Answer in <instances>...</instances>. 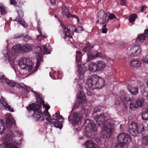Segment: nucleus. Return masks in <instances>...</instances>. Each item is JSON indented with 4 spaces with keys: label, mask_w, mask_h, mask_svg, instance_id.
<instances>
[{
    "label": "nucleus",
    "mask_w": 148,
    "mask_h": 148,
    "mask_svg": "<svg viewBox=\"0 0 148 148\" xmlns=\"http://www.w3.org/2000/svg\"><path fill=\"white\" fill-rule=\"evenodd\" d=\"M22 46V45L20 44L15 45L13 47V49L16 52L21 51Z\"/></svg>",
    "instance_id": "obj_39"
},
{
    "label": "nucleus",
    "mask_w": 148,
    "mask_h": 148,
    "mask_svg": "<svg viewBox=\"0 0 148 148\" xmlns=\"http://www.w3.org/2000/svg\"><path fill=\"white\" fill-rule=\"evenodd\" d=\"M137 82L138 84L139 85H140V83H141V82L140 81H139V80L137 81Z\"/></svg>",
    "instance_id": "obj_61"
},
{
    "label": "nucleus",
    "mask_w": 148,
    "mask_h": 148,
    "mask_svg": "<svg viewBox=\"0 0 148 148\" xmlns=\"http://www.w3.org/2000/svg\"><path fill=\"white\" fill-rule=\"evenodd\" d=\"M9 79L6 78L4 75H2L1 77V82H2L7 84Z\"/></svg>",
    "instance_id": "obj_43"
},
{
    "label": "nucleus",
    "mask_w": 148,
    "mask_h": 148,
    "mask_svg": "<svg viewBox=\"0 0 148 148\" xmlns=\"http://www.w3.org/2000/svg\"><path fill=\"white\" fill-rule=\"evenodd\" d=\"M98 71L103 70L106 66L105 63L101 60H98L96 62Z\"/></svg>",
    "instance_id": "obj_24"
},
{
    "label": "nucleus",
    "mask_w": 148,
    "mask_h": 148,
    "mask_svg": "<svg viewBox=\"0 0 148 148\" xmlns=\"http://www.w3.org/2000/svg\"><path fill=\"white\" fill-rule=\"evenodd\" d=\"M84 145L86 148H96L95 143L92 140L86 141Z\"/></svg>",
    "instance_id": "obj_28"
},
{
    "label": "nucleus",
    "mask_w": 148,
    "mask_h": 148,
    "mask_svg": "<svg viewBox=\"0 0 148 148\" xmlns=\"http://www.w3.org/2000/svg\"><path fill=\"white\" fill-rule=\"evenodd\" d=\"M6 137H4V140L5 142H6L7 143V148H17L18 145V143L15 140L14 141H11L9 143L8 142H9L11 138V137L14 136V134L13 132L9 130L7 131L6 134L5 135Z\"/></svg>",
    "instance_id": "obj_10"
},
{
    "label": "nucleus",
    "mask_w": 148,
    "mask_h": 148,
    "mask_svg": "<svg viewBox=\"0 0 148 148\" xmlns=\"http://www.w3.org/2000/svg\"><path fill=\"white\" fill-rule=\"evenodd\" d=\"M21 52L23 53H26L29 52L32 49V47L29 44L22 45Z\"/></svg>",
    "instance_id": "obj_25"
},
{
    "label": "nucleus",
    "mask_w": 148,
    "mask_h": 148,
    "mask_svg": "<svg viewBox=\"0 0 148 148\" xmlns=\"http://www.w3.org/2000/svg\"><path fill=\"white\" fill-rule=\"evenodd\" d=\"M7 13L5 7L1 3V15H5Z\"/></svg>",
    "instance_id": "obj_41"
},
{
    "label": "nucleus",
    "mask_w": 148,
    "mask_h": 148,
    "mask_svg": "<svg viewBox=\"0 0 148 148\" xmlns=\"http://www.w3.org/2000/svg\"><path fill=\"white\" fill-rule=\"evenodd\" d=\"M5 57L8 58V60H11L14 57V53L12 52H9L7 53L5 56Z\"/></svg>",
    "instance_id": "obj_40"
},
{
    "label": "nucleus",
    "mask_w": 148,
    "mask_h": 148,
    "mask_svg": "<svg viewBox=\"0 0 148 148\" xmlns=\"http://www.w3.org/2000/svg\"><path fill=\"white\" fill-rule=\"evenodd\" d=\"M133 96L130 95L125 94L123 90H121L118 95L116 103L119 105L121 102L131 101L133 99Z\"/></svg>",
    "instance_id": "obj_8"
},
{
    "label": "nucleus",
    "mask_w": 148,
    "mask_h": 148,
    "mask_svg": "<svg viewBox=\"0 0 148 148\" xmlns=\"http://www.w3.org/2000/svg\"><path fill=\"white\" fill-rule=\"evenodd\" d=\"M143 95L146 97L147 99H148V93H147L146 92L144 91L143 93Z\"/></svg>",
    "instance_id": "obj_55"
},
{
    "label": "nucleus",
    "mask_w": 148,
    "mask_h": 148,
    "mask_svg": "<svg viewBox=\"0 0 148 148\" xmlns=\"http://www.w3.org/2000/svg\"><path fill=\"white\" fill-rule=\"evenodd\" d=\"M36 53L38 54L37 58V64L36 66V69L37 70L39 67L40 63L42 62V50L40 47H38L37 48Z\"/></svg>",
    "instance_id": "obj_19"
},
{
    "label": "nucleus",
    "mask_w": 148,
    "mask_h": 148,
    "mask_svg": "<svg viewBox=\"0 0 148 148\" xmlns=\"http://www.w3.org/2000/svg\"><path fill=\"white\" fill-rule=\"evenodd\" d=\"M137 18V15L136 14H132L130 17L129 21L131 23L135 21L136 19Z\"/></svg>",
    "instance_id": "obj_42"
},
{
    "label": "nucleus",
    "mask_w": 148,
    "mask_h": 148,
    "mask_svg": "<svg viewBox=\"0 0 148 148\" xmlns=\"http://www.w3.org/2000/svg\"><path fill=\"white\" fill-rule=\"evenodd\" d=\"M17 88L22 89L27 92H28V86L22 83L18 84Z\"/></svg>",
    "instance_id": "obj_38"
},
{
    "label": "nucleus",
    "mask_w": 148,
    "mask_h": 148,
    "mask_svg": "<svg viewBox=\"0 0 148 148\" xmlns=\"http://www.w3.org/2000/svg\"><path fill=\"white\" fill-rule=\"evenodd\" d=\"M23 37V40L25 41H27L28 40H29L31 38L29 36H28V35H27L25 36H24L23 34H21L20 35H16L15 36V38H20Z\"/></svg>",
    "instance_id": "obj_32"
},
{
    "label": "nucleus",
    "mask_w": 148,
    "mask_h": 148,
    "mask_svg": "<svg viewBox=\"0 0 148 148\" xmlns=\"http://www.w3.org/2000/svg\"><path fill=\"white\" fill-rule=\"evenodd\" d=\"M50 3L52 4H55L56 3V0H50Z\"/></svg>",
    "instance_id": "obj_59"
},
{
    "label": "nucleus",
    "mask_w": 148,
    "mask_h": 148,
    "mask_svg": "<svg viewBox=\"0 0 148 148\" xmlns=\"http://www.w3.org/2000/svg\"><path fill=\"white\" fill-rule=\"evenodd\" d=\"M144 102V100L142 98H138L136 101L131 102L130 103V108L133 110H135L138 107H141Z\"/></svg>",
    "instance_id": "obj_15"
},
{
    "label": "nucleus",
    "mask_w": 148,
    "mask_h": 148,
    "mask_svg": "<svg viewBox=\"0 0 148 148\" xmlns=\"http://www.w3.org/2000/svg\"><path fill=\"white\" fill-rule=\"evenodd\" d=\"M0 121H1V124H2L3 123V121L2 119H1Z\"/></svg>",
    "instance_id": "obj_62"
},
{
    "label": "nucleus",
    "mask_w": 148,
    "mask_h": 148,
    "mask_svg": "<svg viewBox=\"0 0 148 148\" xmlns=\"http://www.w3.org/2000/svg\"><path fill=\"white\" fill-rule=\"evenodd\" d=\"M37 39L38 40H40L42 39V37L40 35L38 36L37 37Z\"/></svg>",
    "instance_id": "obj_58"
},
{
    "label": "nucleus",
    "mask_w": 148,
    "mask_h": 148,
    "mask_svg": "<svg viewBox=\"0 0 148 148\" xmlns=\"http://www.w3.org/2000/svg\"><path fill=\"white\" fill-rule=\"evenodd\" d=\"M36 94L37 100L36 103H32L27 108V110H32L34 111L33 116L36 118V120L39 123L45 120V118L51 125L61 129L62 127V123L64 118L57 112L54 115V118H50L51 115L48 110L50 108L49 105H46L44 101L40 95L36 94V92L33 91Z\"/></svg>",
    "instance_id": "obj_1"
},
{
    "label": "nucleus",
    "mask_w": 148,
    "mask_h": 148,
    "mask_svg": "<svg viewBox=\"0 0 148 148\" xmlns=\"http://www.w3.org/2000/svg\"><path fill=\"white\" fill-rule=\"evenodd\" d=\"M88 69L92 72H98L96 62L95 63H90L89 65Z\"/></svg>",
    "instance_id": "obj_26"
},
{
    "label": "nucleus",
    "mask_w": 148,
    "mask_h": 148,
    "mask_svg": "<svg viewBox=\"0 0 148 148\" xmlns=\"http://www.w3.org/2000/svg\"><path fill=\"white\" fill-rule=\"evenodd\" d=\"M32 63V61L30 59L23 57L20 59L18 65L21 69L29 71L30 69V67H31Z\"/></svg>",
    "instance_id": "obj_11"
},
{
    "label": "nucleus",
    "mask_w": 148,
    "mask_h": 148,
    "mask_svg": "<svg viewBox=\"0 0 148 148\" xmlns=\"http://www.w3.org/2000/svg\"><path fill=\"white\" fill-rule=\"evenodd\" d=\"M44 54H49L50 53V51L49 49V45L48 43L46 44L42 47Z\"/></svg>",
    "instance_id": "obj_30"
},
{
    "label": "nucleus",
    "mask_w": 148,
    "mask_h": 148,
    "mask_svg": "<svg viewBox=\"0 0 148 148\" xmlns=\"http://www.w3.org/2000/svg\"><path fill=\"white\" fill-rule=\"evenodd\" d=\"M2 129L3 130L1 132V134H5V130L6 129V127L5 126H4L3 125H1V129Z\"/></svg>",
    "instance_id": "obj_46"
},
{
    "label": "nucleus",
    "mask_w": 148,
    "mask_h": 148,
    "mask_svg": "<svg viewBox=\"0 0 148 148\" xmlns=\"http://www.w3.org/2000/svg\"><path fill=\"white\" fill-rule=\"evenodd\" d=\"M61 26L63 28V29L64 32L65 36L66 37L67 36V33L68 30V26L66 27L64 24H61Z\"/></svg>",
    "instance_id": "obj_45"
},
{
    "label": "nucleus",
    "mask_w": 148,
    "mask_h": 148,
    "mask_svg": "<svg viewBox=\"0 0 148 148\" xmlns=\"http://www.w3.org/2000/svg\"><path fill=\"white\" fill-rule=\"evenodd\" d=\"M1 104L3 105L5 109H8L11 112L14 111V110L10 106L8 105V102L5 99L1 96Z\"/></svg>",
    "instance_id": "obj_22"
},
{
    "label": "nucleus",
    "mask_w": 148,
    "mask_h": 148,
    "mask_svg": "<svg viewBox=\"0 0 148 148\" xmlns=\"http://www.w3.org/2000/svg\"><path fill=\"white\" fill-rule=\"evenodd\" d=\"M103 128L105 131L104 132V134L102 135L103 138H109L111 136L112 134L114 131L113 127V125L110 122L109 120H107L105 121L103 124Z\"/></svg>",
    "instance_id": "obj_7"
},
{
    "label": "nucleus",
    "mask_w": 148,
    "mask_h": 148,
    "mask_svg": "<svg viewBox=\"0 0 148 148\" xmlns=\"http://www.w3.org/2000/svg\"><path fill=\"white\" fill-rule=\"evenodd\" d=\"M143 129L141 130L140 134L141 133L143 137L142 140V144L145 146H146L148 142V127H146L145 128L143 125Z\"/></svg>",
    "instance_id": "obj_16"
},
{
    "label": "nucleus",
    "mask_w": 148,
    "mask_h": 148,
    "mask_svg": "<svg viewBox=\"0 0 148 148\" xmlns=\"http://www.w3.org/2000/svg\"><path fill=\"white\" fill-rule=\"evenodd\" d=\"M5 117L6 120V124L7 128L10 129L14 123L15 124V121L12 118V115L10 113H8L5 114Z\"/></svg>",
    "instance_id": "obj_18"
},
{
    "label": "nucleus",
    "mask_w": 148,
    "mask_h": 148,
    "mask_svg": "<svg viewBox=\"0 0 148 148\" xmlns=\"http://www.w3.org/2000/svg\"><path fill=\"white\" fill-rule=\"evenodd\" d=\"M145 6L143 5L142 6L141 11L143 12L144 11V9L145 8Z\"/></svg>",
    "instance_id": "obj_60"
},
{
    "label": "nucleus",
    "mask_w": 148,
    "mask_h": 148,
    "mask_svg": "<svg viewBox=\"0 0 148 148\" xmlns=\"http://www.w3.org/2000/svg\"><path fill=\"white\" fill-rule=\"evenodd\" d=\"M38 32L41 35V37L43 38H46L47 37V36L45 35H43L40 30H39Z\"/></svg>",
    "instance_id": "obj_53"
},
{
    "label": "nucleus",
    "mask_w": 148,
    "mask_h": 148,
    "mask_svg": "<svg viewBox=\"0 0 148 148\" xmlns=\"http://www.w3.org/2000/svg\"><path fill=\"white\" fill-rule=\"evenodd\" d=\"M68 30L67 33V36L69 38H72L71 34H73L74 32L77 33H79V30H77L76 29V27L74 25H68Z\"/></svg>",
    "instance_id": "obj_20"
},
{
    "label": "nucleus",
    "mask_w": 148,
    "mask_h": 148,
    "mask_svg": "<svg viewBox=\"0 0 148 148\" xmlns=\"http://www.w3.org/2000/svg\"><path fill=\"white\" fill-rule=\"evenodd\" d=\"M62 9L63 14L67 17H68L70 13L69 12L68 9L67 8L65 5H63L62 6Z\"/></svg>",
    "instance_id": "obj_31"
},
{
    "label": "nucleus",
    "mask_w": 148,
    "mask_h": 148,
    "mask_svg": "<svg viewBox=\"0 0 148 148\" xmlns=\"http://www.w3.org/2000/svg\"><path fill=\"white\" fill-rule=\"evenodd\" d=\"M127 90L132 95H136L139 92V88L138 86H132L130 84L127 86Z\"/></svg>",
    "instance_id": "obj_21"
},
{
    "label": "nucleus",
    "mask_w": 148,
    "mask_h": 148,
    "mask_svg": "<svg viewBox=\"0 0 148 148\" xmlns=\"http://www.w3.org/2000/svg\"><path fill=\"white\" fill-rule=\"evenodd\" d=\"M106 24H105L103 26V27H106Z\"/></svg>",
    "instance_id": "obj_64"
},
{
    "label": "nucleus",
    "mask_w": 148,
    "mask_h": 148,
    "mask_svg": "<svg viewBox=\"0 0 148 148\" xmlns=\"http://www.w3.org/2000/svg\"><path fill=\"white\" fill-rule=\"evenodd\" d=\"M77 72L78 73V76L79 77L82 78H83L84 77V74L85 72V71L81 66H79Z\"/></svg>",
    "instance_id": "obj_29"
},
{
    "label": "nucleus",
    "mask_w": 148,
    "mask_h": 148,
    "mask_svg": "<svg viewBox=\"0 0 148 148\" xmlns=\"http://www.w3.org/2000/svg\"><path fill=\"white\" fill-rule=\"evenodd\" d=\"M10 3L11 5H13L15 7L17 6V5L15 0H10Z\"/></svg>",
    "instance_id": "obj_48"
},
{
    "label": "nucleus",
    "mask_w": 148,
    "mask_h": 148,
    "mask_svg": "<svg viewBox=\"0 0 148 148\" xmlns=\"http://www.w3.org/2000/svg\"><path fill=\"white\" fill-rule=\"evenodd\" d=\"M77 98L78 102L75 103V106L77 108L79 107H82V113H84L86 116H87L89 113L90 110L88 107L86 106L87 105L86 97L83 91H80L79 92Z\"/></svg>",
    "instance_id": "obj_3"
},
{
    "label": "nucleus",
    "mask_w": 148,
    "mask_h": 148,
    "mask_svg": "<svg viewBox=\"0 0 148 148\" xmlns=\"http://www.w3.org/2000/svg\"><path fill=\"white\" fill-rule=\"evenodd\" d=\"M76 61L77 62H80L82 60V55L81 52L79 51H76Z\"/></svg>",
    "instance_id": "obj_33"
},
{
    "label": "nucleus",
    "mask_w": 148,
    "mask_h": 148,
    "mask_svg": "<svg viewBox=\"0 0 148 148\" xmlns=\"http://www.w3.org/2000/svg\"><path fill=\"white\" fill-rule=\"evenodd\" d=\"M140 64V62L137 60H133L130 62L131 66L135 67L139 66Z\"/></svg>",
    "instance_id": "obj_34"
},
{
    "label": "nucleus",
    "mask_w": 148,
    "mask_h": 148,
    "mask_svg": "<svg viewBox=\"0 0 148 148\" xmlns=\"http://www.w3.org/2000/svg\"><path fill=\"white\" fill-rule=\"evenodd\" d=\"M93 47V45L88 42L83 49L84 52H87L88 58L89 60H92L98 57L102 58L103 56L101 53L98 52L97 51L96 53L93 54L92 51V48Z\"/></svg>",
    "instance_id": "obj_5"
},
{
    "label": "nucleus",
    "mask_w": 148,
    "mask_h": 148,
    "mask_svg": "<svg viewBox=\"0 0 148 148\" xmlns=\"http://www.w3.org/2000/svg\"><path fill=\"white\" fill-rule=\"evenodd\" d=\"M19 84V83L16 82L12 80H9L6 84L12 87H14L16 86V88H17L18 84Z\"/></svg>",
    "instance_id": "obj_35"
},
{
    "label": "nucleus",
    "mask_w": 148,
    "mask_h": 148,
    "mask_svg": "<svg viewBox=\"0 0 148 148\" xmlns=\"http://www.w3.org/2000/svg\"><path fill=\"white\" fill-rule=\"evenodd\" d=\"M125 3V0H121V4L122 5H124Z\"/></svg>",
    "instance_id": "obj_54"
},
{
    "label": "nucleus",
    "mask_w": 148,
    "mask_h": 148,
    "mask_svg": "<svg viewBox=\"0 0 148 148\" xmlns=\"http://www.w3.org/2000/svg\"><path fill=\"white\" fill-rule=\"evenodd\" d=\"M141 116L143 120H146L148 119V109L145 110L142 112Z\"/></svg>",
    "instance_id": "obj_37"
},
{
    "label": "nucleus",
    "mask_w": 148,
    "mask_h": 148,
    "mask_svg": "<svg viewBox=\"0 0 148 148\" xmlns=\"http://www.w3.org/2000/svg\"><path fill=\"white\" fill-rule=\"evenodd\" d=\"M16 10L18 15L16 18L13 20V21H17L18 23L20 24L24 27H26L27 26V25L23 18H22L24 15L23 10L19 6H18L16 8Z\"/></svg>",
    "instance_id": "obj_12"
},
{
    "label": "nucleus",
    "mask_w": 148,
    "mask_h": 148,
    "mask_svg": "<svg viewBox=\"0 0 148 148\" xmlns=\"http://www.w3.org/2000/svg\"><path fill=\"white\" fill-rule=\"evenodd\" d=\"M69 16V17H67L68 18H69L71 17H73L74 18H76L77 19V22H78L79 21V18L76 15H73L70 13Z\"/></svg>",
    "instance_id": "obj_47"
},
{
    "label": "nucleus",
    "mask_w": 148,
    "mask_h": 148,
    "mask_svg": "<svg viewBox=\"0 0 148 148\" xmlns=\"http://www.w3.org/2000/svg\"><path fill=\"white\" fill-rule=\"evenodd\" d=\"M85 87L87 91V94L89 96H91L92 95V92L91 91H90L89 90H88V89H91V90H92V89H91L90 88H86Z\"/></svg>",
    "instance_id": "obj_50"
},
{
    "label": "nucleus",
    "mask_w": 148,
    "mask_h": 148,
    "mask_svg": "<svg viewBox=\"0 0 148 148\" xmlns=\"http://www.w3.org/2000/svg\"><path fill=\"white\" fill-rule=\"evenodd\" d=\"M141 50L139 46L134 45L131 47L130 49L127 51V53L131 57L137 56L140 55Z\"/></svg>",
    "instance_id": "obj_14"
},
{
    "label": "nucleus",
    "mask_w": 148,
    "mask_h": 148,
    "mask_svg": "<svg viewBox=\"0 0 148 148\" xmlns=\"http://www.w3.org/2000/svg\"><path fill=\"white\" fill-rule=\"evenodd\" d=\"M108 20H112L113 18H116V16L115 15L113 14H110L109 16H108Z\"/></svg>",
    "instance_id": "obj_49"
},
{
    "label": "nucleus",
    "mask_w": 148,
    "mask_h": 148,
    "mask_svg": "<svg viewBox=\"0 0 148 148\" xmlns=\"http://www.w3.org/2000/svg\"><path fill=\"white\" fill-rule=\"evenodd\" d=\"M76 29H77V30H79V33L80 31H83L84 30V29L81 26H79L77 27Z\"/></svg>",
    "instance_id": "obj_52"
},
{
    "label": "nucleus",
    "mask_w": 148,
    "mask_h": 148,
    "mask_svg": "<svg viewBox=\"0 0 148 148\" xmlns=\"http://www.w3.org/2000/svg\"><path fill=\"white\" fill-rule=\"evenodd\" d=\"M92 111L93 115L96 114H97L95 117L94 119L98 125L99 126L101 125L104 119L106 118V116L101 110L100 106L95 107L93 108Z\"/></svg>",
    "instance_id": "obj_4"
},
{
    "label": "nucleus",
    "mask_w": 148,
    "mask_h": 148,
    "mask_svg": "<svg viewBox=\"0 0 148 148\" xmlns=\"http://www.w3.org/2000/svg\"><path fill=\"white\" fill-rule=\"evenodd\" d=\"M143 125H140L138 126L136 123L135 122L132 123L129 126V130L131 134L134 136L138 135L140 134L141 130L143 129Z\"/></svg>",
    "instance_id": "obj_9"
},
{
    "label": "nucleus",
    "mask_w": 148,
    "mask_h": 148,
    "mask_svg": "<svg viewBox=\"0 0 148 148\" xmlns=\"http://www.w3.org/2000/svg\"><path fill=\"white\" fill-rule=\"evenodd\" d=\"M105 86V81L103 79L99 77L97 75H92L88 79L85 83V87L92 90L95 89H100Z\"/></svg>",
    "instance_id": "obj_2"
},
{
    "label": "nucleus",
    "mask_w": 148,
    "mask_h": 148,
    "mask_svg": "<svg viewBox=\"0 0 148 148\" xmlns=\"http://www.w3.org/2000/svg\"><path fill=\"white\" fill-rule=\"evenodd\" d=\"M117 140L119 142L127 144L131 140L130 135L126 133L119 134L117 137Z\"/></svg>",
    "instance_id": "obj_13"
},
{
    "label": "nucleus",
    "mask_w": 148,
    "mask_h": 148,
    "mask_svg": "<svg viewBox=\"0 0 148 148\" xmlns=\"http://www.w3.org/2000/svg\"><path fill=\"white\" fill-rule=\"evenodd\" d=\"M84 125L86 127L85 136L88 138L91 136L93 132H95L97 131V127L92 120L90 119L86 120Z\"/></svg>",
    "instance_id": "obj_6"
},
{
    "label": "nucleus",
    "mask_w": 148,
    "mask_h": 148,
    "mask_svg": "<svg viewBox=\"0 0 148 148\" xmlns=\"http://www.w3.org/2000/svg\"><path fill=\"white\" fill-rule=\"evenodd\" d=\"M147 39H148V37L147 36H145L143 34H139L136 38V40L135 41L138 43L143 42L145 40Z\"/></svg>",
    "instance_id": "obj_23"
},
{
    "label": "nucleus",
    "mask_w": 148,
    "mask_h": 148,
    "mask_svg": "<svg viewBox=\"0 0 148 148\" xmlns=\"http://www.w3.org/2000/svg\"><path fill=\"white\" fill-rule=\"evenodd\" d=\"M144 33V34H146L148 36V28L145 30Z\"/></svg>",
    "instance_id": "obj_57"
},
{
    "label": "nucleus",
    "mask_w": 148,
    "mask_h": 148,
    "mask_svg": "<svg viewBox=\"0 0 148 148\" xmlns=\"http://www.w3.org/2000/svg\"><path fill=\"white\" fill-rule=\"evenodd\" d=\"M61 26L63 28V29L64 32L65 36L66 37L67 36V33L68 30V26L66 27L64 24H61Z\"/></svg>",
    "instance_id": "obj_44"
},
{
    "label": "nucleus",
    "mask_w": 148,
    "mask_h": 148,
    "mask_svg": "<svg viewBox=\"0 0 148 148\" xmlns=\"http://www.w3.org/2000/svg\"><path fill=\"white\" fill-rule=\"evenodd\" d=\"M99 20H97L96 21V23L97 24V23H99Z\"/></svg>",
    "instance_id": "obj_63"
},
{
    "label": "nucleus",
    "mask_w": 148,
    "mask_h": 148,
    "mask_svg": "<svg viewBox=\"0 0 148 148\" xmlns=\"http://www.w3.org/2000/svg\"><path fill=\"white\" fill-rule=\"evenodd\" d=\"M107 29L106 27H103L102 28V32L103 33H106L107 31Z\"/></svg>",
    "instance_id": "obj_51"
},
{
    "label": "nucleus",
    "mask_w": 148,
    "mask_h": 148,
    "mask_svg": "<svg viewBox=\"0 0 148 148\" xmlns=\"http://www.w3.org/2000/svg\"><path fill=\"white\" fill-rule=\"evenodd\" d=\"M80 116L76 112H74L73 114H70L68 117L69 121L75 124H78L80 121Z\"/></svg>",
    "instance_id": "obj_17"
},
{
    "label": "nucleus",
    "mask_w": 148,
    "mask_h": 148,
    "mask_svg": "<svg viewBox=\"0 0 148 148\" xmlns=\"http://www.w3.org/2000/svg\"><path fill=\"white\" fill-rule=\"evenodd\" d=\"M115 148H128V146L127 144L119 142L116 145Z\"/></svg>",
    "instance_id": "obj_36"
},
{
    "label": "nucleus",
    "mask_w": 148,
    "mask_h": 148,
    "mask_svg": "<svg viewBox=\"0 0 148 148\" xmlns=\"http://www.w3.org/2000/svg\"><path fill=\"white\" fill-rule=\"evenodd\" d=\"M109 21L108 15L106 13H104L102 18H100V22L99 23L101 24H103L106 23Z\"/></svg>",
    "instance_id": "obj_27"
},
{
    "label": "nucleus",
    "mask_w": 148,
    "mask_h": 148,
    "mask_svg": "<svg viewBox=\"0 0 148 148\" xmlns=\"http://www.w3.org/2000/svg\"><path fill=\"white\" fill-rule=\"evenodd\" d=\"M143 62L145 63H148V59L144 58L143 60Z\"/></svg>",
    "instance_id": "obj_56"
}]
</instances>
